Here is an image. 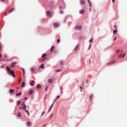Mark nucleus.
Instances as JSON below:
<instances>
[{
	"instance_id": "f257e3e1",
	"label": "nucleus",
	"mask_w": 127,
	"mask_h": 127,
	"mask_svg": "<svg viewBox=\"0 0 127 127\" xmlns=\"http://www.w3.org/2000/svg\"><path fill=\"white\" fill-rule=\"evenodd\" d=\"M64 1L62 0H59L58 2V6L60 9L63 8L64 6Z\"/></svg>"
},
{
	"instance_id": "f03ea898",
	"label": "nucleus",
	"mask_w": 127,
	"mask_h": 127,
	"mask_svg": "<svg viewBox=\"0 0 127 127\" xmlns=\"http://www.w3.org/2000/svg\"><path fill=\"white\" fill-rule=\"evenodd\" d=\"M10 74L11 75H12L13 77H15V75L14 74V72L12 70H11L10 72Z\"/></svg>"
},
{
	"instance_id": "7ed1b4c3",
	"label": "nucleus",
	"mask_w": 127,
	"mask_h": 127,
	"mask_svg": "<svg viewBox=\"0 0 127 127\" xmlns=\"http://www.w3.org/2000/svg\"><path fill=\"white\" fill-rule=\"evenodd\" d=\"M82 27L81 25H79L76 26L75 28V29L78 30H80L82 29Z\"/></svg>"
},
{
	"instance_id": "20e7f679",
	"label": "nucleus",
	"mask_w": 127,
	"mask_h": 127,
	"mask_svg": "<svg viewBox=\"0 0 127 127\" xmlns=\"http://www.w3.org/2000/svg\"><path fill=\"white\" fill-rule=\"evenodd\" d=\"M47 15L49 17H51L52 16V13L50 11H48L46 12Z\"/></svg>"
},
{
	"instance_id": "39448f33",
	"label": "nucleus",
	"mask_w": 127,
	"mask_h": 127,
	"mask_svg": "<svg viewBox=\"0 0 127 127\" xmlns=\"http://www.w3.org/2000/svg\"><path fill=\"white\" fill-rule=\"evenodd\" d=\"M6 70L7 71V73H8L10 71V68L8 66L6 67Z\"/></svg>"
},
{
	"instance_id": "423d86ee",
	"label": "nucleus",
	"mask_w": 127,
	"mask_h": 127,
	"mask_svg": "<svg viewBox=\"0 0 127 127\" xmlns=\"http://www.w3.org/2000/svg\"><path fill=\"white\" fill-rule=\"evenodd\" d=\"M80 3L82 4H84L85 3V1L84 0H81Z\"/></svg>"
},
{
	"instance_id": "0eeeda50",
	"label": "nucleus",
	"mask_w": 127,
	"mask_h": 127,
	"mask_svg": "<svg viewBox=\"0 0 127 127\" xmlns=\"http://www.w3.org/2000/svg\"><path fill=\"white\" fill-rule=\"evenodd\" d=\"M116 61L115 60H113L109 62L107 64H113V63H114V62H115Z\"/></svg>"
},
{
	"instance_id": "6e6552de",
	"label": "nucleus",
	"mask_w": 127,
	"mask_h": 127,
	"mask_svg": "<svg viewBox=\"0 0 127 127\" xmlns=\"http://www.w3.org/2000/svg\"><path fill=\"white\" fill-rule=\"evenodd\" d=\"M54 25L55 27H56L59 26V24L57 23H55L54 24Z\"/></svg>"
},
{
	"instance_id": "1a4fd4ad",
	"label": "nucleus",
	"mask_w": 127,
	"mask_h": 127,
	"mask_svg": "<svg viewBox=\"0 0 127 127\" xmlns=\"http://www.w3.org/2000/svg\"><path fill=\"white\" fill-rule=\"evenodd\" d=\"M54 46H52L50 50V52L52 53L54 50Z\"/></svg>"
},
{
	"instance_id": "9d476101",
	"label": "nucleus",
	"mask_w": 127,
	"mask_h": 127,
	"mask_svg": "<svg viewBox=\"0 0 127 127\" xmlns=\"http://www.w3.org/2000/svg\"><path fill=\"white\" fill-rule=\"evenodd\" d=\"M33 92V90H31L29 93V95H30L32 94Z\"/></svg>"
},
{
	"instance_id": "9b49d317",
	"label": "nucleus",
	"mask_w": 127,
	"mask_h": 127,
	"mask_svg": "<svg viewBox=\"0 0 127 127\" xmlns=\"http://www.w3.org/2000/svg\"><path fill=\"white\" fill-rule=\"evenodd\" d=\"M41 87V86L39 84L37 85L36 86V88L38 89H39Z\"/></svg>"
},
{
	"instance_id": "f8f14e48",
	"label": "nucleus",
	"mask_w": 127,
	"mask_h": 127,
	"mask_svg": "<svg viewBox=\"0 0 127 127\" xmlns=\"http://www.w3.org/2000/svg\"><path fill=\"white\" fill-rule=\"evenodd\" d=\"M54 115V114L53 113H52L50 115V116L49 118L51 120V119L53 117Z\"/></svg>"
},
{
	"instance_id": "ddd939ff",
	"label": "nucleus",
	"mask_w": 127,
	"mask_h": 127,
	"mask_svg": "<svg viewBox=\"0 0 127 127\" xmlns=\"http://www.w3.org/2000/svg\"><path fill=\"white\" fill-rule=\"evenodd\" d=\"M17 116L18 117H21V113L20 112H19L18 114H17Z\"/></svg>"
},
{
	"instance_id": "4468645a",
	"label": "nucleus",
	"mask_w": 127,
	"mask_h": 127,
	"mask_svg": "<svg viewBox=\"0 0 127 127\" xmlns=\"http://www.w3.org/2000/svg\"><path fill=\"white\" fill-rule=\"evenodd\" d=\"M14 8H12L11 9L9 10L8 11V12L9 13H10L11 12H12L14 10Z\"/></svg>"
},
{
	"instance_id": "2eb2a0df",
	"label": "nucleus",
	"mask_w": 127,
	"mask_h": 127,
	"mask_svg": "<svg viewBox=\"0 0 127 127\" xmlns=\"http://www.w3.org/2000/svg\"><path fill=\"white\" fill-rule=\"evenodd\" d=\"M64 63V61L63 60H61L60 62V64L62 65H63Z\"/></svg>"
},
{
	"instance_id": "dca6fc26",
	"label": "nucleus",
	"mask_w": 127,
	"mask_h": 127,
	"mask_svg": "<svg viewBox=\"0 0 127 127\" xmlns=\"http://www.w3.org/2000/svg\"><path fill=\"white\" fill-rule=\"evenodd\" d=\"M52 79H49L48 80V82L49 83H51L52 82Z\"/></svg>"
},
{
	"instance_id": "f3484780",
	"label": "nucleus",
	"mask_w": 127,
	"mask_h": 127,
	"mask_svg": "<svg viewBox=\"0 0 127 127\" xmlns=\"http://www.w3.org/2000/svg\"><path fill=\"white\" fill-rule=\"evenodd\" d=\"M34 82V81L32 80V81L31 82H30V84L32 86H33V83Z\"/></svg>"
},
{
	"instance_id": "a211bd4d",
	"label": "nucleus",
	"mask_w": 127,
	"mask_h": 127,
	"mask_svg": "<svg viewBox=\"0 0 127 127\" xmlns=\"http://www.w3.org/2000/svg\"><path fill=\"white\" fill-rule=\"evenodd\" d=\"M125 55H126L125 53H124L123 54H123H121L120 56V57H122V58H124L125 57Z\"/></svg>"
},
{
	"instance_id": "6ab92c4d",
	"label": "nucleus",
	"mask_w": 127,
	"mask_h": 127,
	"mask_svg": "<svg viewBox=\"0 0 127 127\" xmlns=\"http://www.w3.org/2000/svg\"><path fill=\"white\" fill-rule=\"evenodd\" d=\"M31 71L32 72H33L35 71V69L33 67H32L31 68Z\"/></svg>"
},
{
	"instance_id": "aec40b11",
	"label": "nucleus",
	"mask_w": 127,
	"mask_h": 127,
	"mask_svg": "<svg viewBox=\"0 0 127 127\" xmlns=\"http://www.w3.org/2000/svg\"><path fill=\"white\" fill-rule=\"evenodd\" d=\"M85 11L84 10H82L80 12V13L81 14H83L84 13Z\"/></svg>"
},
{
	"instance_id": "412c9836",
	"label": "nucleus",
	"mask_w": 127,
	"mask_h": 127,
	"mask_svg": "<svg viewBox=\"0 0 127 127\" xmlns=\"http://www.w3.org/2000/svg\"><path fill=\"white\" fill-rule=\"evenodd\" d=\"M78 46H79V44H78L77 45L76 47L74 49V50L75 51H76L77 50V48H78Z\"/></svg>"
},
{
	"instance_id": "4be33fe9",
	"label": "nucleus",
	"mask_w": 127,
	"mask_h": 127,
	"mask_svg": "<svg viewBox=\"0 0 127 127\" xmlns=\"http://www.w3.org/2000/svg\"><path fill=\"white\" fill-rule=\"evenodd\" d=\"M93 97V95H90V99L92 100V99Z\"/></svg>"
},
{
	"instance_id": "5701e85b",
	"label": "nucleus",
	"mask_w": 127,
	"mask_h": 127,
	"mask_svg": "<svg viewBox=\"0 0 127 127\" xmlns=\"http://www.w3.org/2000/svg\"><path fill=\"white\" fill-rule=\"evenodd\" d=\"M31 125V123L30 122H27V125L28 126H30Z\"/></svg>"
},
{
	"instance_id": "b1692460",
	"label": "nucleus",
	"mask_w": 127,
	"mask_h": 127,
	"mask_svg": "<svg viewBox=\"0 0 127 127\" xmlns=\"http://www.w3.org/2000/svg\"><path fill=\"white\" fill-rule=\"evenodd\" d=\"M62 69H57L55 70V71L56 72H60L62 71Z\"/></svg>"
},
{
	"instance_id": "393cba45",
	"label": "nucleus",
	"mask_w": 127,
	"mask_h": 127,
	"mask_svg": "<svg viewBox=\"0 0 127 127\" xmlns=\"http://www.w3.org/2000/svg\"><path fill=\"white\" fill-rule=\"evenodd\" d=\"M46 54H44L42 55V58H44L46 56Z\"/></svg>"
},
{
	"instance_id": "a878e982",
	"label": "nucleus",
	"mask_w": 127,
	"mask_h": 127,
	"mask_svg": "<svg viewBox=\"0 0 127 127\" xmlns=\"http://www.w3.org/2000/svg\"><path fill=\"white\" fill-rule=\"evenodd\" d=\"M26 106L25 105V104L23 106L22 108V109L23 110H24L26 108Z\"/></svg>"
},
{
	"instance_id": "bb28decb",
	"label": "nucleus",
	"mask_w": 127,
	"mask_h": 127,
	"mask_svg": "<svg viewBox=\"0 0 127 127\" xmlns=\"http://www.w3.org/2000/svg\"><path fill=\"white\" fill-rule=\"evenodd\" d=\"M25 83L24 82H22V84L21 86L22 87H24V85L25 84Z\"/></svg>"
},
{
	"instance_id": "cd10ccee",
	"label": "nucleus",
	"mask_w": 127,
	"mask_h": 127,
	"mask_svg": "<svg viewBox=\"0 0 127 127\" xmlns=\"http://www.w3.org/2000/svg\"><path fill=\"white\" fill-rule=\"evenodd\" d=\"M14 91L13 89H11L9 90V92L11 93H12Z\"/></svg>"
},
{
	"instance_id": "c85d7f7f",
	"label": "nucleus",
	"mask_w": 127,
	"mask_h": 127,
	"mask_svg": "<svg viewBox=\"0 0 127 127\" xmlns=\"http://www.w3.org/2000/svg\"><path fill=\"white\" fill-rule=\"evenodd\" d=\"M24 110H25V111L29 115V114H29V112H28V111H27V110H26V109H24Z\"/></svg>"
},
{
	"instance_id": "c756f323",
	"label": "nucleus",
	"mask_w": 127,
	"mask_h": 127,
	"mask_svg": "<svg viewBox=\"0 0 127 127\" xmlns=\"http://www.w3.org/2000/svg\"><path fill=\"white\" fill-rule=\"evenodd\" d=\"M117 32V30H113V33H116Z\"/></svg>"
},
{
	"instance_id": "7c9ffc66",
	"label": "nucleus",
	"mask_w": 127,
	"mask_h": 127,
	"mask_svg": "<svg viewBox=\"0 0 127 127\" xmlns=\"http://www.w3.org/2000/svg\"><path fill=\"white\" fill-rule=\"evenodd\" d=\"M44 64H42L41 65L40 67H41V68H43L44 67Z\"/></svg>"
},
{
	"instance_id": "2f4dec72",
	"label": "nucleus",
	"mask_w": 127,
	"mask_h": 127,
	"mask_svg": "<svg viewBox=\"0 0 127 127\" xmlns=\"http://www.w3.org/2000/svg\"><path fill=\"white\" fill-rule=\"evenodd\" d=\"M21 101H18L17 102V104L18 105H19L21 103Z\"/></svg>"
},
{
	"instance_id": "473e14b6",
	"label": "nucleus",
	"mask_w": 127,
	"mask_h": 127,
	"mask_svg": "<svg viewBox=\"0 0 127 127\" xmlns=\"http://www.w3.org/2000/svg\"><path fill=\"white\" fill-rule=\"evenodd\" d=\"M88 3H89L90 7H91L92 6V5L91 3V2H89Z\"/></svg>"
},
{
	"instance_id": "72a5a7b5",
	"label": "nucleus",
	"mask_w": 127,
	"mask_h": 127,
	"mask_svg": "<svg viewBox=\"0 0 127 127\" xmlns=\"http://www.w3.org/2000/svg\"><path fill=\"white\" fill-rule=\"evenodd\" d=\"M48 87H47L45 88V90L46 91H47L48 90Z\"/></svg>"
},
{
	"instance_id": "f704fd0d",
	"label": "nucleus",
	"mask_w": 127,
	"mask_h": 127,
	"mask_svg": "<svg viewBox=\"0 0 127 127\" xmlns=\"http://www.w3.org/2000/svg\"><path fill=\"white\" fill-rule=\"evenodd\" d=\"M53 104H54V102L52 104V105L50 106V108H51V109L52 108V107H53Z\"/></svg>"
},
{
	"instance_id": "c9c22d12",
	"label": "nucleus",
	"mask_w": 127,
	"mask_h": 127,
	"mask_svg": "<svg viewBox=\"0 0 127 127\" xmlns=\"http://www.w3.org/2000/svg\"><path fill=\"white\" fill-rule=\"evenodd\" d=\"M21 94H22V93H19V94H17L16 95V96L20 95H21Z\"/></svg>"
},
{
	"instance_id": "e433bc0d",
	"label": "nucleus",
	"mask_w": 127,
	"mask_h": 127,
	"mask_svg": "<svg viewBox=\"0 0 127 127\" xmlns=\"http://www.w3.org/2000/svg\"><path fill=\"white\" fill-rule=\"evenodd\" d=\"M60 97V96H57V97L56 98V99H55V100H54V101H55L58 98H59Z\"/></svg>"
},
{
	"instance_id": "4c0bfd02",
	"label": "nucleus",
	"mask_w": 127,
	"mask_h": 127,
	"mask_svg": "<svg viewBox=\"0 0 127 127\" xmlns=\"http://www.w3.org/2000/svg\"><path fill=\"white\" fill-rule=\"evenodd\" d=\"M45 113V111H43V112H42V115H41L42 116H43V115H44V114Z\"/></svg>"
},
{
	"instance_id": "58836bf2",
	"label": "nucleus",
	"mask_w": 127,
	"mask_h": 127,
	"mask_svg": "<svg viewBox=\"0 0 127 127\" xmlns=\"http://www.w3.org/2000/svg\"><path fill=\"white\" fill-rule=\"evenodd\" d=\"M57 41L58 42H59L60 41V40L59 39H58L57 40Z\"/></svg>"
},
{
	"instance_id": "ea45409f",
	"label": "nucleus",
	"mask_w": 127,
	"mask_h": 127,
	"mask_svg": "<svg viewBox=\"0 0 127 127\" xmlns=\"http://www.w3.org/2000/svg\"><path fill=\"white\" fill-rule=\"evenodd\" d=\"M2 47V46L1 45V44L0 43V49H1Z\"/></svg>"
},
{
	"instance_id": "a19ab883",
	"label": "nucleus",
	"mask_w": 127,
	"mask_h": 127,
	"mask_svg": "<svg viewBox=\"0 0 127 127\" xmlns=\"http://www.w3.org/2000/svg\"><path fill=\"white\" fill-rule=\"evenodd\" d=\"M51 109V108H50V109H49V110L48 111V113H49L50 112Z\"/></svg>"
},
{
	"instance_id": "79ce46f5",
	"label": "nucleus",
	"mask_w": 127,
	"mask_h": 127,
	"mask_svg": "<svg viewBox=\"0 0 127 127\" xmlns=\"http://www.w3.org/2000/svg\"><path fill=\"white\" fill-rule=\"evenodd\" d=\"M120 51L119 50H117L116 51V53H118L119 51Z\"/></svg>"
},
{
	"instance_id": "37998d69",
	"label": "nucleus",
	"mask_w": 127,
	"mask_h": 127,
	"mask_svg": "<svg viewBox=\"0 0 127 127\" xmlns=\"http://www.w3.org/2000/svg\"><path fill=\"white\" fill-rule=\"evenodd\" d=\"M60 13L61 14H62L63 13V11H60Z\"/></svg>"
},
{
	"instance_id": "c03bdc74",
	"label": "nucleus",
	"mask_w": 127,
	"mask_h": 127,
	"mask_svg": "<svg viewBox=\"0 0 127 127\" xmlns=\"http://www.w3.org/2000/svg\"><path fill=\"white\" fill-rule=\"evenodd\" d=\"M92 41V39H91L89 40V41L90 42H91Z\"/></svg>"
},
{
	"instance_id": "a18cd8bd",
	"label": "nucleus",
	"mask_w": 127,
	"mask_h": 127,
	"mask_svg": "<svg viewBox=\"0 0 127 127\" xmlns=\"http://www.w3.org/2000/svg\"><path fill=\"white\" fill-rule=\"evenodd\" d=\"M91 44H90V46H89V49H90V47H91Z\"/></svg>"
},
{
	"instance_id": "49530a36",
	"label": "nucleus",
	"mask_w": 127,
	"mask_h": 127,
	"mask_svg": "<svg viewBox=\"0 0 127 127\" xmlns=\"http://www.w3.org/2000/svg\"><path fill=\"white\" fill-rule=\"evenodd\" d=\"M89 10L90 12L91 11V8H90L89 9Z\"/></svg>"
},
{
	"instance_id": "de8ad7c7",
	"label": "nucleus",
	"mask_w": 127,
	"mask_h": 127,
	"mask_svg": "<svg viewBox=\"0 0 127 127\" xmlns=\"http://www.w3.org/2000/svg\"><path fill=\"white\" fill-rule=\"evenodd\" d=\"M116 37L114 38V41H115V40H116Z\"/></svg>"
},
{
	"instance_id": "09e8293b",
	"label": "nucleus",
	"mask_w": 127,
	"mask_h": 127,
	"mask_svg": "<svg viewBox=\"0 0 127 127\" xmlns=\"http://www.w3.org/2000/svg\"><path fill=\"white\" fill-rule=\"evenodd\" d=\"M21 81V79H20L18 81L20 83Z\"/></svg>"
},
{
	"instance_id": "8fccbe9b",
	"label": "nucleus",
	"mask_w": 127,
	"mask_h": 127,
	"mask_svg": "<svg viewBox=\"0 0 127 127\" xmlns=\"http://www.w3.org/2000/svg\"><path fill=\"white\" fill-rule=\"evenodd\" d=\"M114 27L115 28V29H116V26L115 25H114Z\"/></svg>"
},
{
	"instance_id": "3c124183",
	"label": "nucleus",
	"mask_w": 127,
	"mask_h": 127,
	"mask_svg": "<svg viewBox=\"0 0 127 127\" xmlns=\"http://www.w3.org/2000/svg\"><path fill=\"white\" fill-rule=\"evenodd\" d=\"M88 82V80H87L86 81V83H87Z\"/></svg>"
},
{
	"instance_id": "603ef678",
	"label": "nucleus",
	"mask_w": 127,
	"mask_h": 127,
	"mask_svg": "<svg viewBox=\"0 0 127 127\" xmlns=\"http://www.w3.org/2000/svg\"><path fill=\"white\" fill-rule=\"evenodd\" d=\"M80 88L82 90H83L84 89V88L83 87H80Z\"/></svg>"
},
{
	"instance_id": "864d4df0",
	"label": "nucleus",
	"mask_w": 127,
	"mask_h": 127,
	"mask_svg": "<svg viewBox=\"0 0 127 127\" xmlns=\"http://www.w3.org/2000/svg\"><path fill=\"white\" fill-rule=\"evenodd\" d=\"M46 124H44L42 126L43 127H44L45 125Z\"/></svg>"
},
{
	"instance_id": "5fc2aeb1",
	"label": "nucleus",
	"mask_w": 127,
	"mask_h": 127,
	"mask_svg": "<svg viewBox=\"0 0 127 127\" xmlns=\"http://www.w3.org/2000/svg\"><path fill=\"white\" fill-rule=\"evenodd\" d=\"M23 73L24 74L25 73L24 69H23Z\"/></svg>"
},
{
	"instance_id": "6e6d98bb",
	"label": "nucleus",
	"mask_w": 127,
	"mask_h": 127,
	"mask_svg": "<svg viewBox=\"0 0 127 127\" xmlns=\"http://www.w3.org/2000/svg\"><path fill=\"white\" fill-rule=\"evenodd\" d=\"M24 99H28V98H26V97H25L24 98Z\"/></svg>"
},
{
	"instance_id": "4d7b16f0",
	"label": "nucleus",
	"mask_w": 127,
	"mask_h": 127,
	"mask_svg": "<svg viewBox=\"0 0 127 127\" xmlns=\"http://www.w3.org/2000/svg\"><path fill=\"white\" fill-rule=\"evenodd\" d=\"M112 1L113 3L114 2V0H112Z\"/></svg>"
},
{
	"instance_id": "13d9d810",
	"label": "nucleus",
	"mask_w": 127,
	"mask_h": 127,
	"mask_svg": "<svg viewBox=\"0 0 127 127\" xmlns=\"http://www.w3.org/2000/svg\"><path fill=\"white\" fill-rule=\"evenodd\" d=\"M14 66V65H12V66H11V67H13Z\"/></svg>"
},
{
	"instance_id": "bf43d9fd",
	"label": "nucleus",
	"mask_w": 127,
	"mask_h": 127,
	"mask_svg": "<svg viewBox=\"0 0 127 127\" xmlns=\"http://www.w3.org/2000/svg\"><path fill=\"white\" fill-rule=\"evenodd\" d=\"M62 87H61V88H60V89H61V90H62Z\"/></svg>"
},
{
	"instance_id": "052dcab7",
	"label": "nucleus",
	"mask_w": 127,
	"mask_h": 127,
	"mask_svg": "<svg viewBox=\"0 0 127 127\" xmlns=\"http://www.w3.org/2000/svg\"><path fill=\"white\" fill-rule=\"evenodd\" d=\"M4 61V60H0V61Z\"/></svg>"
},
{
	"instance_id": "680f3d73",
	"label": "nucleus",
	"mask_w": 127,
	"mask_h": 127,
	"mask_svg": "<svg viewBox=\"0 0 127 127\" xmlns=\"http://www.w3.org/2000/svg\"><path fill=\"white\" fill-rule=\"evenodd\" d=\"M1 57H2V55L1 54H0V58H1Z\"/></svg>"
},
{
	"instance_id": "e2e57ef3",
	"label": "nucleus",
	"mask_w": 127,
	"mask_h": 127,
	"mask_svg": "<svg viewBox=\"0 0 127 127\" xmlns=\"http://www.w3.org/2000/svg\"><path fill=\"white\" fill-rule=\"evenodd\" d=\"M24 102L23 103H21V104H22V105H24Z\"/></svg>"
},
{
	"instance_id": "0e129e2a",
	"label": "nucleus",
	"mask_w": 127,
	"mask_h": 127,
	"mask_svg": "<svg viewBox=\"0 0 127 127\" xmlns=\"http://www.w3.org/2000/svg\"><path fill=\"white\" fill-rule=\"evenodd\" d=\"M45 59H47L46 58H44V59H43V60H45Z\"/></svg>"
},
{
	"instance_id": "69168bd1",
	"label": "nucleus",
	"mask_w": 127,
	"mask_h": 127,
	"mask_svg": "<svg viewBox=\"0 0 127 127\" xmlns=\"http://www.w3.org/2000/svg\"><path fill=\"white\" fill-rule=\"evenodd\" d=\"M88 2H90L89 0H88Z\"/></svg>"
},
{
	"instance_id": "338daca9",
	"label": "nucleus",
	"mask_w": 127,
	"mask_h": 127,
	"mask_svg": "<svg viewBox=\"0 0 127 127\" xmlns=\"http://www.w3.org/2000/svg\"><path fill=\"white\" fill-rule=\"evenodd\" d=\"M15 64V63H13V64Z\"/></svg>"
},
{
	"instance_id": "774afa93",
	"label": "nucleus",
	"mask_w": 127,
	"mask_h": 127,
	"mask_svg": "<svg viewBox=\"0 0 127 127\" xmlns=\"http://www.w3.org/2000/svg\"><path fill=\"white\" fill-rule=\"evenodd\" d=\"M19 89V88H18V87H17V89Z\"/></svg>"
}]
</instances>
